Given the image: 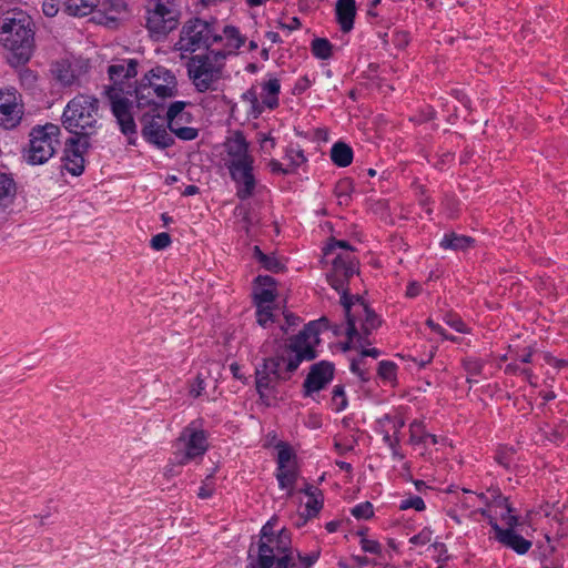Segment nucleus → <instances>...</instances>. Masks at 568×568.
I'll list each match as a JSON object with an SVG mask.
<instances>
[{
    "label": "nucleus",
    "mask_w": 568,
    "mask_h": 568,
    "mask_svg": "<svg viewBox=\"0 0 568 568\" xmlns=\"http://www.w3.org/2000/svg\"><path fill=\"white\" fill-rule=\"evenodd\" d=\"M276 297L275 288L257 287L254 293L255 305H271Z\"/></svg>",
    "instance_id": "obj_39"
},
{
    "label": "nucleus",
    "mask_w": 568,
    "mask_h": 568,
    "mask_svg": "<svg viewBox=\"0 0 568 568\" xmlns=\"http://www.w3.org/2000/svg\"><path fill=\"white\" fill-rule=\"evenodd\" d=\"M226 53L209 50L194 54L186 62L187 77L199 93L213 92L224 75Z\"/></svg>",
    "instance_id": "obj_7"
},
{
    "label": "nucleus",
    "mask_w": 568,
    "mask_h": 568,
    "mask_svg": "<svg viewBox=\"0 0 568 568\" xmlns=\"http://www.w3.org/2000/svg\"><path fill=\"white\" fill-rule=\"evenodd\" d=\"M61 0H44L42 3V11L47 17H55L60 10Z\"/></svg>",
    "instance_id": "obj_51"
},
{
    "label": "nucleus",
    "mask_w": 568,
    "mask_h": 568,
    "mask_svg": "<svg viewBox=\"0 0 568 568\" xmlns=\"http://www.w3.org/2000/svg\"><path fill=\"white\" fill-rule=\"evenodd\" d=\"M463 366L466 373L468 374L467 382L468 383H477L473 377L481 375L484 362L476 357H468L463 361Z\"/></svg>",
    "instance_id": "obj_33"
},
{
    "label": "nucleus",
    "mask_w": 568,
    "mask_h": 568,
    "mask_svg": "<svg viewBox=\"0 0 568 568\" xmlns=\"http://www.w3.org/2000/svg\"><path fill=\"white\" fill-rule=\"evenodd\" d=\"M281 91V84L277 79H270L262 84V103L267 109H275L278 106V93Z\"/></svg>",
    "instance_id": "obj_25"
},
{
    "label": "nucleus",
    "mask_w": 568,
    "mask_h": 568,
    "mask_svg": "<svg viewBox=\"0 0 568 568\" xmlns=\"http://www.w3.org/2000/svg\"><path fill=\"white\" fill-rule=\"evenodd\" d=\"M426 429L422 420L415 419L409 425V442L413 445H426Z\"/></svg>",
    "instance_id": "obj_32"
},
{
    "label": "nucleus",
    "mask_w": 568,
    "mask_h": 568,
    "mask_svg": "<svg viewBox=\"0 0 568 568\" xmlns=\"http://www.w3.org/2000/svg\"><path fill=\"white\" fill-rule=\"evenodd\" d=\"M51 72L54 79L63 87H69L77 83L79 78L77 65L68 60L54 62L51 67Z\"/></svg>",
    "instance_id": "obj_21"
},
{
    "label": "nucleus",
    "mask_w": 568,
    "mask_h": 568,
    "mask_svg": "<svg viewBox=\"0 0 568 568\" xmlns=\"http://www.w3.org/2000/svg\"><path fill=\"white\" fill-rule=\"evenodd\" d=\"M426 323L434 332L442 335L444 338L454 341V337L446 335L445 329L439 324L435 323L433 320H427Z\"/></svg>",
    "instance_id": "obj_63"
},
{
    "label": "nucleus",
    "mask_w": 568,
    "mask_h": 568,
    "mask_svg": "<svg viewBox=\"0 0 568 568\" xmlns=\"http://www.w3.org/2000/svg\"><path fill=\"white\" fill-rule=\"evenodd\" d=\"M331 160L339 168L348 166L353 161L352 148L344 142L334 143L331 149Z\"/></svg>",
    "instance_id": "obj_27"
},
{
    "label": "nucleus",
    "mask_w": 568,
    "mask_h": 568,
    "mask_svg": "<svg viewBox=\"0 0 568 568\" xmlns=\"http://www.w3.org/2000/svg\"><path fill=\"white\" fill-rule=\"evenodd\" d=\"M60 126L53 123L34 126L29 134L28 148L23 151L24 161L31 165L48 162L60 145Z\"/></svg>",
    "instance_id": "obj_11"
},
{
    "label": "nucleus",
    "mask_w": 568,
    "mask_h": 568,
    "mask_svg": "<svg viewBox=\"0 0 568 568\" xmlns=\"http://www.w3.org/2000/svg\"><path fill=\"white\" fill-rule=\"evenodd\" d=\"M181 10L176 0H148L145 28L156 40L165 38L180 23Z\"/></svg>",
    "instance_id": "obj_10"
},
{
    "label": "nucleus",
    "mask_w": 568,
    "mask_h": 568,
    "mask_svg": "<svg viewBox=\"0 0 568 568\" xmlns=\"http://www.w3.org/2000/svg\"><path fill=\"white\" fill-rule=\"evenodd\" d=\"M91 148L90 140L69 138L64 148V168L74 176L82 174L84 170V153Z\"/></svg>",
    "instance_id": "obj_16"
},
{
    "label": "nucleus",
    "mask_w": 568,
    "mask_h": 568,
    "mask_svg": "<svg viewBox=\"0 0 568 568\" xmlns=\"http://www.w3.org/2000/svg\"><path fill=\"white\" fill-rule=\"evenodd\" d=\"M220 32L223 37V40L220 42L223 43V49L220 51L225 52L226 57L234 54L245 42V38L235 27L226 26L222 30L220 29Z\"/></svg>",
    "instance_id": "obj_23"
},
{
    "label": "nucleus",
    "mask_w": 568,
    "mask_h": 568,
    "mask_svg": "<svg viewBox=\"0 0 568 568\" xmlns=\"http://www.w3.org/2000/svg\"><path fill=\"white\" fill-rule=\"evenodd\" d=\"M535 353V349L530 346L523 349L521 353H517L516 359L520 361L521 363H531L532 355Z\"/></svg>",
    "instance_id": "obj_61"
},
{
    "label": "nucleus",
    "mask_w": 568,
    "mask_h": 568,
    "mask_svg": "<svg viewBox=\"0 0 568 568\" xmlns=\"http://www.w3.org/2000/svg\"><path fill=\"white\" fill-rule=\"evenodd\" d=\"M490 526L496 534V539L504 546L513 549L518 555L528 552L531 542L515 532L514 528H501L494 518H490Z\"/></svg>",
    "instance_id": "obj_19"
},
{
    "label": "nucleus",
    "mask_w": 568,
    "mask_h": 568,
    "mask_svg": "<svg viewBox=\"0 0 568 568\" xmlns=\"http://www.w3.org/2000/svg\"><path fill=\"white\" fill-rule=\"evenodd\" d=\"M0 44L9 52L12 65L27 63L34 49L31 18L22 11H11L0 20Z\"/></svg>",
    "instance_id": "obj_3"
},
{
    "label": "nucleus",
    "mask_w": 568,
    "mask_h": 568,
    "mask_svg": "<svg viewBox=\"0 0 568 568\" xmlns=\"http://www.w3.org/2000/svg\"><path fill=\"white\" fill-rule=\"evenodd\" d=\"M139 108L156 105L155 99L173 98L178 94V80L174 73L162 67L152 68L134 89Z\"/></svg>",
    "instance_id": "obj_9"
},
{
    "label": "nucleus",
    "mask_w": 568,
    "mask_h": 568,
    "mask_svg": "<svg viewBox=\"0 0 568 568\" xmlns=\"http://www.w3.org/2000/svg\"><path fill=\"white\" fill-rule=\"evenodd\" d=\"M432 530L428 528H424L419 534L413 536L409 539V542L413 545H426L432 540Z\"/></svg>",
    "instance_id": "obj_53"
},
{
    "label": "nucleus",
    "mask_w": 568,
    "mask_h": 568,
    "mask_svg": "<svg viewBox=\"0 0 568 568\" xmlns=\"http://www.w3.org/2000/svg\"><path fill=\"white\" fill-rule=\"evenodd\" d=\"M323 507V495L320 494L315 497L308 498L305 508L308 517L316 516Z\"/></svg>",
    "instance_id": "obj_46"
},
{
    "label": "nucleus",
    "mask_w": 568,
    "mask_h": 568,
    "mask_svg": "<svg viewBox=\"0 0 568 568\" xmlns=\"http://www.w3.org/2000/svg\"><path fill=\"white\" fill-rule=\"evenodd\" d=\"M415 509L417 511H423L426 506L422 497L419 496H409L408 498H405L400 500L399 509L406 510V509Z\"/></svg>",
    "instance_id": "obj_44"
},
{
    "label": "nucleus",
    "mask_w": 568,
    "mask_h": 568,
    "mask_svg": "<svg viewBox=\"0 0 568 568\" xmlns=\"http://www.w3.org/2000/svg\"><path fill=\"white\" fill-rule=\"evenodd\" d=\"M142 136L150 143L160 149H165L174 143L173 138L168 132L164 121L160 115H144L142 118Z\"/></svg>",
    "instance_id": "obj_17"
},
{
    "label": "nucleus",
    "mask_w": 568,
    "mask_h": 568,
    "mask_svg": "<svg viewBox=\"0 0 568 568\" xmlns=\"http://www.w3.org/2000/svg\"><path fill=\"white\" fill-rule=\"evenodd\" d=\"M276 518L270 519L261 529L256 546L257 565L250 568H297L292 549L291 532L282 528L275 532Z\"/></svg>",
    "instance_id": "obj_5"
},
{
    "label": "nucleus",
    "mask_w": 568,
    "mask_h": 568,
    "mask_svg": "<svg viewBox=\"0 0 568 568\" xmlns=\"http://www.w3.org/2000/svg\"><path fill=\"white\" fill-rule=\"evenodd\" d=\"M108 75L111 84L105 87L104 94L111 105L112 114L115 116L121 132L131 136L136 133L131 109L133 80L138 74V61L134 59L116 60L108 67Z\"/></svg>",
    "instance_id": "obj_2"
},
{
    "label": "nucleus",
    "mask_w": 568,
    "mask_h": 568,
    "mask_svg": "<svg viewBox=\"0 0 568 568\" xmlns=\"http://www.w3.org/2000/svg\"><path fill=\"white\" fill-rule=\"evenodd\" d=\"M183 465H178L176 462H175V455L173 456V459L171 460V463L165 467L164 469V476L170 479L174 476H178L180 475L181 470L180 468L182 467Z\"/></svg>",
    "instance_id": "obj_58"
},
{
    "label": "nucleus",
    "mask_w": 568,
    "mask_h": 568,
    "mask_svg": "<svg viewBox=\"0 0 568 568\" xmlns=\"http://www.w3.org/2000/svg\"><path fill=\"white\" fill-rule=\"evenodd\" d=\"M175 462L178 465H186L205 454L209 444L205 432L191 423L180 434L176 440Z\"/></svg>",
    "instance_id": "obj_13"
},
{
    "label": "nucleus",
    "mask_w": 568,
    "mask_h": 568,
    "mask_svg": "<svg viewBox=\"0 0 568 568\" xmlns=\"http://www.w3.org/2000/svg\"><path fill=\"white\" fill-rule=\"evenodd\" d=\"M169 130L183 141H192L199 135L197 129L187 125H179V122L175 123L174 126H169Z\"/></svg>",
    "instance_id": "obj_37"
},
{
    "label": "nucleus",
    "mask_w": 568,
    "mask_h": 568,
    "mask_svg": "<svg viewBox=\"0 0 568 568\" xmlns=\"http://www.w3.org/2000/svg\"><path fill=\"white\" fill-rule=\"evenodd\" d=\"M351 183L348 181H341L335 187V195L337 196L339 204L347 203L349 199Z\"/></svg>",
    "instance_id": "obj_49"
},
{
    "label": "nucleus",
    "mask_w": 568,
    "mask_h": 568,
    "mask_svg": "<svg viewBox=\"0 0 568 568\" xmlns=\"http://www.w3.org/2000/svg\"><path fill=\"white\" fill-rule=\"evenodd\" d=\"M333 376L334 366L331 363L323 361L312 365L303 384L305 396L325 388L333 379Z\"/></svg>",
    "instance_id": "obj_18"
},
{
    "label": "nucleus",
    "mask_w": 568,
    "mask_h": 568,
    "mask_svg": "<svg viewBox=\"0 0 568 568\" xmlns=\"http://www.w3.org/2000/svg\"><path fill=\"white\" fill-rule=\"evenodd\" d=\"M223 40L220 27L215 21L192 19L184 23L180 32V39L175 47L179 51L195 52L202 48H210Z\"/></svg>",
    "instance_id": "obj_12"
},
{
    "label": "nucleus",
    "mask_w": 568,
    "mask_h": 568,
    "mask_svg": "<svg viewBox=\"0 0 568 568\" xmlns=\"http://www.w3.org/2000/svg\"><path fill=\"white\" fill-rule=\"evenodd\" d=\"M333 409L337 413L347 407V398L343 385H335L332 392Z\"/></svg>",
    "instance_id": "obj_36"
},
{
    "label": "nucleus",
    "mask_w": 568,
    "mask_h": 568,
    "mask_svg": "<svg viewBox=\"0 0 568 568\" xmlns=\"http://www.w3.org/2000/svg\"><path fill=\"white\" fill-rule=\"evenodd\" d=\"M321 551L314 550L307 555H302L297 551L296 556L298 560L304 565L305 568L312 567L320 558Z\"/></svg>",
    "instance_id": "obj_52"
},
{
    "label": "nucleus",
    "mask_w": 568,
    "mask_h": 568,
    "mask_svg": "<svg viewBox=\"0 0 568 568\" xmlns=\"http://www.w3.org/2000/svg\"><path fill=\"white\" fill-rule=\"evenodd\" d=\"M210 477L206 478V480L203 483V485L200 487L197 496L201 499H205L212 496L214 488L207 483Z\"/></svg>",
    "instance_id": "obj_62"
},
{
    "label": "nucleus",
    "mask_w": 568,
    "mask_h": 568,
    "mask_svg": "<svg viewBox=\"0 0 568 568\" xmlns=\"http://www.w3.org/2000/svg\"><path fill=\"white\" fill-rule=\"evenodd\" d=\"M507 528H515L518 525V517L513 511L500 510L497 514Z\"/></svg>",
    "instance_id": "obj_54"
},
{
    "label": "nucleus",
    "mask_w": 568,
    "mask_h": 568,
    "mask_svg": "<svg viewBox=\"0 0 568 568\" xmlns=\"http://www.w3.org/2000/svg\"><path fill=\"white\" fill-rule=\"evenodd\" d=\"M351 513L357 519H368L374 515L373 505L369 501L361 503Z\"/></svg>",
    "instance_id": "obj_43"
},
{
    "label": "nucleus",
    "mask_w": 568,
    "mask_h": 568,
    "mask_svg": "<svg viewBox=\"0 0 568 568\" xmlns=\"http://www.w3.org/2000/svg\"><path fill=\"white\" fill-rule=\"evenodd\" d=\"M256 321L263 327H266L270 322H273L271 305H256Z\"/></svg>",
    "instance_id": "obj_42"
},
{
    "label": "nucleus",
    "mask_w": 568,
    "mask_h": 568,
    "mask_svg": "<svg viewBox=\"0 0 568 568\" xmlns=\"http://www.w3.org/2000/svg\"><path fill=\"white\" fill-rule=\"evenodd\" d=\"M260 288H275V280L268 275H258L255 280Z\"/></svg>",
    "instance_id": "obj_59"
},
{
    "label": "nucleus",
    "mask_w": 568,
    "mask_h": 568,
    "mask_svg": "<svg viewBox=\"0 0 568 568\" xmlns=\"http://www.w3.org/2000/svg\"><path fill=\"white\" fill-rule=\"evenodd\" d=\"M341 304L346 316V335L348 343H358L361 346L371 344L368 336L381 326L377 314L358 296H341Z\"/></svg>",
    "instance_id": "obj_8"
},
{
    "label": "nucleus",
    "mask_w": 568,
    "mask_h": 568,
    "mask_svg": "<svg viewBox=\"0 0 568 568\" xmlns=\"http://www.w3.org/2000/svg\"><path fill=\"white\" fill-rule=\"evenodd\" d=\"M337 250H342V252H352V247L348 242L343 240H333L325 248V255H336Z\"/></svg>",
    "instance_id": "obj_48"
},
{
    "label": "nucleus",
    "mask_w": 568,
    "mask_h": 568,
    "mask_svg": "<svg viewBox=\"0 0 568 568\" xmlns=\"http://www.w3.org/2000/svg\"><path fill=\"white\" fill-rule=\"evenodd\" d=\"M326 322V318L310 322L303 331L291 338L281 354L263 359L256 367L255 384L261 399L268 400L280 382L290 379L302 362L316 357L315 346L320 343V327Z\"/></svg>",
    "instance_id": "obj_1"
},
{
    "label": "nucleus",
    "mask_w": 568,
    "mask_h": 568,
    "mask_svg": "<svg viewBox=\"0 0 568 568\" xmlns=\"http://www.w3.org/2000/svg\"><path fill=\"white\" fill-rule=\"evenodd\" d=\"M97 12L100 23L113 28L128 13V4L124 0H100Z\"/></svg>",
    "instance_id": "obj_20"
},
{
    "label": "nucleus",
    "mask_w": 568,
    "mask_h": 568,
    "mask_svg": "<svg viewBox=\"0 0 568 568\" xmlns=\"http://www.w3.org/2000/svg\"><path fill=\"white\" fill-rule=\"evenodd\" d=\"M513 454H514V450L511 448H509L506 452H498L496 455V460L498 462V464L503 465L504 467H509L510 462H511L509 457Z\"/></svg>",
    "instance_id": "obj_60"
},
{
    "label": "nucleus",
    "mask_w": 568,
    "mask_h": 568,
    "mask_svg": "<svg viewBox=\"0 0 568 568\" xmlns=\"http://www.w3.org/2000/svg\"><path fill=\"white\" fill-rule=\"evenodd\" d=\"M487 507L494 508L495 514H498L499 510H507L513 511V508L510 507V504L508 501V498L501 496L500 494H497L496 491L493 493V500L485 503Z\"/></svg>",
    "instance_id": "obj_41"
},
{
    "label": "nucleus",
    "mask_w": 568,
    "mask_h": 568,
    "mask_svg": "<svg viewBox=\"0 0 568 568\" xmlns=\"http://www.w3.org/2000/svg\"><path fill=\"white\" fill-rule=\"evenodd\" d=\"M332 44L327 39L316 38L312 41V53L318 58L326 60L332 55Z\"/></svg>",
    "instance_id": "obj_34"
},
{
    "label": "nucleus",
    "mask_w": 568,
    "mask_h": 568,
    "mask_svg": "<svg viewBox=\"0 0 568 568\" xmlns=\"http://www.w3.org/2000/svg\"><path fill=\"white\" fill-rule=\"evenodd\" d=\"M286 158L290 160L293 169L298 168L306 161L303 151L292 146L287 149Z\"/></svg>",
    "instance_id": "obj_45"
},
{
    "label": "nucleus",
    "mask_w": 568,
    "mask_h": 568,
    "mask_svg": "<svg viewBox=\"0 0 568 568\" xmlns=\"http://www.w3.org/2000/svg\"><path fill=\"white\" fill-rule=\"evenodd\" d=\"M171 244V237L169 233L162 232L154 235L151 240V247L161 251L166 248Z\"/></svg>",
    "instance_id": "obj_47"
},
{
    "label": "nucleus",
    "mask_w": 568,
    "mask_h": 568,
    "mask_svg": "<svg viewBox=\"0 0 568 568\" xmlns=\"http://www.w3.org/2000/svg\"><path fill=\"white\" fill-rule=\"evenodd\" d=\"M446 323L453 327L455 331L459 332V333H465L466 332V325L465 323L462 321V318L457 317V316H447L446 317Z\"/></svg>",
    "instance_id": "obj_57"
},
{
    "label": "nucleus",
    "mask_w": 568,
    "mask_h": 568,
    "mask_svg": "<svg viewBox=\"0 0 568 568\" xmlns=\"http://www.w3.org/2000/svg\"><path fill=\"white\" fill-rule=\"evenodd\" d=\"M277 466H281L282 468H285L286 466H295L294 453L285 444L278 445Z\"/></svg>",
    "instance_id": "obj_38"
},
{
    "label": "nucleus",
    "mask_w": 568,
    "mask_h": 568,
    "mask_svg": "<svg viewBox=\"0 0 568 568\" xmlns=\"http://www.w3.org/2000/svg\"><path fill=\"white\" fill-rule=\"evenodd\" d=\"M474 240L466 235H458L456 233L445 234L443 240L440 241V246L443 248L450 250H466L471 246Z\"/></svg>",
    "instance_id": "obj_30"
},
{
    "label": "nucleus",
    "mask_w": 568,
    "mask_h": 568,
    "mask_svg": "<svg viewBox=\"0 0 568 568\" xmlns=\"http://www.w3.org/2000/svg\"><path fill=\"white\" fill-rule=\"evenodd\" d=\"M365 359L359 357L358 359H353L351 363V371L356 374L363 382L369 379L367 372L364 369Z\"/></svg>",
    "instance_id": "obj_50"
},
{
    "label": "nucleus",
    "mask_w": 568,
    "mask_h": 568,
    "mask_svg": "<svg viewBox=\"0 0 568 568\" xmlns=\"http://www.w3.org/2000/svg\"><path fill=\"white\" fill-rule=\"evenodd\" d=\"M463 491L465 495H468L463 501V504L467 507H475L477 500L486 503V496L484 494L477 495L467 489H464Z\"/></svg>",
    "instance_id": "obj_56"
},
{
    "label": "nucleus",
    "mask_w": 568,
    "mask_h": 568,
    "mask_svg": "<svg viewBox=\"0 0 568 568\" xmlns=\"http://www.w3.org/2000/svg\"><path fill=\"white\" fill-rule=\"evenodd\" d=\"M355 14V0H337L336 19L343 32L347 33L353 29Z\"/></svg>",
    "instance_id": "obj_22"
},
{
    "label": "nucleus",
    "mask_w": 568,
    "mask_h": 568,
    "mask_svg": "<svg viewBox=\"0 0 568 568\" xmlns=\"http://www.w3.org/2000/svg\"><path fill=\"white\" fill-rule=\"evenodd\" d=\"M223 161L232 180L236 183L237 197L250 199L256 186L253 174L254 158L248 152V143L242 132L236 131L226 139Z\"/></svg>",
    "instance_id": "obj_4"
},
{
    "label": "nucleus",
    "mask_w": 568,
    "mask_h": 568,
    "mask_svg": "<svg viewBox=\"0 0 568 568\" xmlns=\"http://www.w3.org/2000/svg\"><path fill=\"white\" fill-rule=\"evenodd\" d=\"M23 115V105L14 88L0 89V125L16 128Z\"/></svg>",
    "instance_id": "obj_15"
},
{
    "label": "nucleus",
    "mask_w": 568,
    "mask_h": 568,
    "mask_svg": "<svg viewBox=\"0 0 568 568\" xmlns=\"http://www.w3.org/2000/svg\"><path fill=\"white\" fill-rule=\"evenodd\" d=\"M242 100L250 104L251 111L254 116H258L264 111V105L258 100V94L254 88H251L242 94Z\"/></svg>",
    "instance_id": "obj_35"
},
{
    "label": "nucleus",
    "mask_w": 568,
    "mask_h": 568,
    "mask_svg": "<svg viewBox=\"0 0 568 568\" xmlns=\"http://www.w3.org/2000/svg\"><path fill=\"white\" fill-rule=\"evenodd\" d=\"M358 271V261L353 252H338L332 261V270L327 274L329 285L342 293V296L348 295V281Z\"/></svg>",
    "instance_id": "obj_14"
},
{
    "label": "nucleus",
    "mask_w": 568,
    "mask_h": 568,
    "mask_svg": "<svg viewBox=\"0 0 568 568\" xmlns=\"http://www.w3.org/2000/svg\"><path fill=\"white\" fill-rule=\"evenodd\" d=\"M61 122L71 138L91 140L100 129L99 100L92 95L78 94L65 105Z\"/></svg>",
    "instance_id": "obj_6"
},
{
    "label": "nucleus",
    "mask_w": 568,
    "mask_h": 568,
    "mask_svg": "<svg viewBox=\"0 0 568 568\" xmlns=\"http://www.w3.org/2000/svg\"><path fill=\"white\" fill-rule=\"evenodd\" d=\"M187 105V102L184 101H175L170 104L168 112H166V122L168 128L174 126L175 123H178L179 118L180 120H185L186 122H191V114L189 112H185L184 109Z\"/></svg>",
    "instance_id": "obj_29"
},
{
    "label": "nucleus",
    "mask_w": 568,
    "mask_h": 568,
    "mask_svg": "<svg viewBox=\"0 0 568 568\" xmlns=\"http://www.w3.org/2000/svg\"><path fill=\"white\" fill-rule=\"evenodd\" d=\"M20 79L22 83L32 84L37 78L32 71L24 70L20 73Z\"/></svg>",
    "instance_id": "obj_64"
},
{
    "label": "nucleus",
    "mask_w": 568,
    "mask_h": 568,
    "mask_svg": "<svg viewBox=\"0 0 568 568\" xmlns=\"http://www.w3.org/2000/svg\"><path fill=\"white\" fill-rule=\"evenodd\" d=\"M99 4L100 0H65L63 10L69 16L84 17L93 12Z\"/></svg>",
    "instance_id": "obj_24"
},
{
    "label": "nucleus",
    "mask_w": 568,
    "mask_h": 568,
    "mask_svg": "<svg viewBox=\"0 0 568 568\" xmlns=\"http://www.w3.org/2000/svg\"><path fill=\"white\" fill-rule=\"evenodd\" d=\"M276 478L278 480L280 488L287 489L288 495H291L293 487L295 485V481L297 479L296 465L295 466H286L285 468L277 466Z\"/></svg>",
    "instance_id": "obj_28"
},
{
    "label": "nucleus",
    "mask_w": 568,
    "mask_h": 568,
    "mask_svg": "<svg viewBox=\"0 0 568 568\" xmlns=\"http://www.w3.org/2000/svg\"><path fill=\"white\" fill-rule=\"evenodd\" d=\"M17 194V184L10 174L0 171V209L11 204Z\"/></svg>",
    "instance_id": "obj_26"
},
{
    "label": "nucleus",
    "mask_w": 568,
    "mask_h": 568,
    "mask_svg": "<svg viewBox=\"0 0 568 568\" xmlns=\"http://www.w3.org/2000/svg\"><path fill=\"white\" fill-rule=\"evenodd\" d=\"M396 365L389 361H382L378 364V376L386 382H394L396 378Z\"/></svg>",
    "instance_id": "obj_40"
},
{
    "label": "nucleus",
    "mask_w": 568,
    "mask_h": 568,
    "mask_svg": "<svg viewBox=\"0 0 568 568\" xmlns=\"http://www.w3.org/2000/svg\"><path fill=\"white\" fill-rule=\"evenodd\" d=\"M254 256L267 271L277 273L283 268L282 263L275 256L264 254L258 246H254Z\"/></svg>",
    "instance_id": "obj_31"
},
{
    "label": "nucleus",
    "mask_w": 568,
    "mask_h": 568,
    "mask_svg": "<svg viewBox=\"0 0 568 568\" xmlns=\"http://www.w3.org/2000/svg\"><path fill=\"white\" fill-rule=\"evenodd\" d=\"M361 546L365 552H369V554L377 555L382 550L379 542H377L376 540H373V539L363 538L361 540Z\"/></svg>",
    "instance_id": "obj_55"
}]
</instances>
